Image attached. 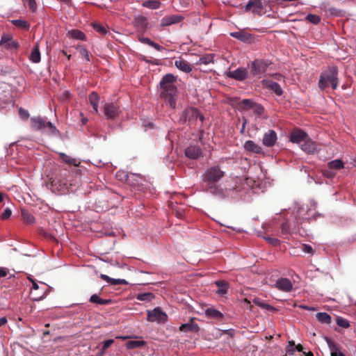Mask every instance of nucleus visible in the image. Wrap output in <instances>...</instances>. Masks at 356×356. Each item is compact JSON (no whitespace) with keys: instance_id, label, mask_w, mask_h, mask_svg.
I'll list each match as a JSON object with an SVG mask.
<instances>
[{"instance_id":"f257e3e1","label":"nucleus","mask_w":356,"mask_h":356,"mask_svg":"<svg viewBox=\"0 0 356 356\" xmlns=\"http://www.w3.org/2000/svg\"><path fill=\"white\" fill-rule=\"evenodd\" d=\"M176 81V76L172 74H167L162 77L160 81V86L162 90L161 97L168 102L172 108L176 106L175 97L177 94V88L175 86Z\"/></svg>"},{"instance_id":"f03ea898","label":"nucleus","mask_w":356,"mask_h":356,"mask_svg":"<svg viewBox=\"0 0 356 356\" xmlns=\"http://www.w3.org/2000/svg\"><path fill=\"white\" fill-rule=\"evenodd\" d=\"M318 87L321 90H325L330 86L336 90L339 85L338 68L337 66H329L327 70L322 72L318 80Z\"/></svg>"},{"instance_id":"7ed1b4c3","label":"nucleus","mask_w":356,"mask_h":356,"mask_svg":"<svg viewBox=\"0 0 356 356\" xmlns=\"http://www.w3.org/2000/svg\"><path fill=\"white\" fill-rule=\"evenodd\" d=\"M271 62L268 60L255 59L250 65V73L252 76L260 78L261 75L266 72Z\"/></svg>"},{"instance_id":"20e7f679","label":"nucleus","mask_w":356,"mask_h":356,"mask_svg":"<svg viewBox=\"0 0 356 356\" xmlns=\"http://www.w3.org/2000/svg\"><path fill=\"white\" fill-rule=\"evenodd\" d=\"M30 127L33 130L35 131H40L43 129L47 127L49 129L51 132L54 134L58 131L56 128L52 124L51 122H46L44 119L38 116V117H33L30 120Z\"/></svg>"},{"instance_id":"39448f33","label":"nucleus","mask_w":356,"mask_h":356,"mask_svg":"<svg viewBox=\"0 0 356 356\" xmlns=\"http://www.w3.org/2000/svg\"><path fill=\"white\" fill-rule=\"evenodd\" d=\"M225 172L219 166H213L207 168L203 175V181L204 182H218L224 176Z\"/></svg>"},{"instance_id":"423d86ee","label":"nucleus","mask_w":356,"mask_h":356,"mask_svg":"<svg viewBox=\"0 0 356 356\" xmlns=\"http://www.w3.org/2000/svg\"><path fill=\"white\" fill-rule=\"evenodd\" d=\"M197 119H200L201 122H203L204 118L199 110L194 107H188L184 109L181 117V120L184 122L188 121L189 122H193Z\"/></svg>"},{"instance_id":"0eeeda50","label":"nucleus","mask_w":356,"mask_h":356,"mask_svg":"<svg viewBox=\"0 0 356 356\" xmlns=\"http://www.w3.org/2000/svg\"><path fill=\"white\" fill-rule=\"evenodd\" d=\"M266 0H249L245 7L246 11L251 10L253 13L260 14L268 5Z\"/></svg>"},{"instance_id":"6e6552de","label":"nucleus","mask_w":356,"mask_h":356,"mask_svg":"<svg viewBox=\"0 0 356 356\" xmlns=\"http://www.w3.org/2000/svg\"><path fill=\"white\" fill-rule=\"evenodd\" d=\"M104 113L107 119L113 120L119 115L120 107L115 103H106Z\"/></svg>"},{"instance_id":"1a4fd4ad","label":"nucleus","mask_w":356,"mask_h":356,"mask_svg":"<svg viewBox=\"0 0 356 356\" xmlns=\"http://www.w3.org/2000/svg\"><path fill=\"white\" fill-rule=\"evenodd\" d=\"M166 319L167 315L163 312L159 307H156L153 310L147 311V320L148 321H165Z\"/></svg>"},{"instance_id":"9d476101","label":"nucleus","mask_w":356,"mask_h":356,"mask_svg":"<svg viewBox=\"0 0 356 356\" xmlns=\"http://www.w3.org/2000/svg\"><path fill=\"white\" fill-rule=\"evenodd\" d=\"M308 136V134L305 131L300 129H296L290 134V140L301 145L305 140H307Z\"/></svg>"},{"instance_id":"9b49d317","label":"nucleus","mask_w":356,"mask_h":356,"mask_svg":"<svg viewBox=\"0 0 356 356\" xmlns=\"http://www.w3.org/2000/svg\"><path fill=\"white\" fill-rule=\"evenodd\" d=\"M227 76L237 81H244L248 76V70L247 68L239 67L234 71L227 73Z\"/></svg>"},{"instance_id":"f8f14e48","label":"nucleus","mask_w":356,"mask_h":356,"mask_svg":"<svg viewBox=\"0 0 356 356\" xmlns=\"http://www.w3.org/2000/svg\"><path fill=\"white\" fill-rule=\"evenodd\" d=\"M184 19V17L178 15H166L161 20V26H168L178 24Z\"/></svg>"},{"instance_id":"ddd939ff","label":"nucleus","mask_w":356,"mask_h":356,"mask_svg":"<svg viewBox=\"0 0 356 356\" xmlns=\"http://www.w3.org/2000/svg\"><path fill=\"white\" fill-rule=\"evenodd\" d=\"M275 287L284 292H290L293 289V284L287 278H280L275 284Z\"/></svg>"},{"instance_id":"4468645a","label":"nucleus","mask_w":356,"mask_h":356,"mask_svg":"<svg viewBox=\"0 0 356 356\" xmlns=\"http://www.w3.org/2000/svg\"><path fill=\"white\" fill-rule=\"evenodd\" d=\"M185 155L189 159H197L202 156V151L197 145H191L186 149Z\"/></svg>"},{"instance_id":"2eb2a0df","label":"nucleus","mask_w":356,"mask_h":356,"mask_svg":"<svg viewBox=\"0 0 356 356\" xmlns=\"http://www.w3.org/2000/svg\"><path fill=\"white\" fill-rule=\"evenodd\" d=\"M277 139L276 132L274 130H268L264 134L263 144L266 147H273L275 144Z\"/></svg>"},{"instance_id":"dca6fc26","label":"nucleus","mask_w":356,"mask_h":356,"mask_svg":"<svg viewBox=\"0 0 356 356\" xmlns=\"http://www.w3.org/2000/svg\"><path fill=\"white\" fill-rule=\"evenodd\" d=\"M301 149L308 154H314L318 152V145L312 141L308 136L307 140H305L300 145Z\"/></svg>"},{"instance_id":"f3484780","label":"nucleus","mask_w":356,"mask_h":356,"mask_svg":"<svg viewBox=\"0 0 356 356\" xmlns=\"http://www.w3.org/2000/svg\"><path fill=\"white\" fill-rule=\"evenodd\" d=\"M134 25L140 31L145 32L148 27V20L147 17L140 15L134 18Z\"/></svg>"},{"instance_id":"a211bd4d","label":"nucleus","mask_w":356,"mask_h":356,"mask_svg":"<svg viewBox=\"0 0 356 356\" xmlns=\"http://www.w3.org/2000/svg\"><path fill=\"white\" fill-rule=\"evenodd\" d=\"M0 45H3L7 49H17L19 47L18 42L12 40L8 35H3L1 37Z\"/></svg>"},{"instance_id":"6ab92c4d","label":"nucleus","mask_w":356,"mask_h":356,"mask_svg":"<svg viewBox=\"0 0 356 356\" xmlns=\"http://www.w3.org/2000/svg\"><path fill=\"white\" fill-rule=\"evenodd\" d=\"M175 65L179 70H181L185 73H189L193 70L192 66L186 60H185L181 58H179V59H177L175 61Z\"/></svg>"},{"instance_id":"aec40b11","label":"nucleus","mask_w":356,"mask_h":356,"mask_svg":"<svg viewBox=\"0 0 356 356\" xmlns=\"http://www.w3.org/2000/svg\"><path fill=\"white\" fill-rule=\"evenodd\" d=\"M264 83L267 88L273 91L277 95L280 96L282 95L283 90L277 83L271 80L264 81Z\"/></svg>"},{"instance_id":"412c9836","label":"nucleus","mask_w":356,"mask_h":356,"mask_svg":"<svg viewBox=\"0 0 356 356\" xmlns=\"http://www.w3.org/2000/svg\"><path fill=\"white\" fill-rule=\"evenodd\" d=\"M179 330L181 332H197L199 331V326L192 319L188 323L182 324L179 327Z\"/></svg>"},{"instance_id":"4be33fe9","label":"nucleus","mask_w":356,"mask_h":356,"mask_svg":"<svg viewBox=\"0 0 356 356\" xmlns=\"http://www.w3.org/2000/svg\"><path fill=\"white\" fill-rule=\"evenodd\" d=\"M89 102L92 106L93 111L95 113H99L98 105L100 99L99 95L95 92H91L88 96Z\"/></svg>"},{"instance_id":"5701e85b","label":"nucleus","mask_w":356,"mask_h":356,"mask_svg":"<svg viewBox=\"0 0 356 356\" xmlns=\"http://www.w3.org/2000/svg\"><path fill=\"white\" fill-rule=\"evenodd\" d=\"M244 148L247 151L256 154L262 152V148L252 140H247L244 144Z\"/></svg>"},{"instance_id":"b1692460","label":"nucleus","mask_w":356,"mask_h":356,"mask_svg":"<svg viewBox=\"0 0 356 356\" xmlns=\"http://www.w3.org/2000/svg\"><path fill=\"white\" fill-rule=\"evenodd\" d=\"M205 314L209 318H213L219 321L223 319V314L220 311L214 308H207L205 310Z\"/></svg>"},{"instance_id":"393cba45","label":"nucleus","mask_w":356,"mask_h":356,"mask_svg":"<svg viewBox=\"0 0 356 356\" xmlns=\"http://www.w3.org/2000/svg\"><path fill=\"white\" fill-rule=\"evenodd\" d=\"M100 278L106 282L109 283L111 285H117V284H128V282L124 279H113L108 277L106 275L101 274Z\"/></svg>"},{"instance_id":"a878e982","label":"nucleus","mask_w":356,"mask_h":356,"mask_svg":"<svg viewBox=\"0 0 356 356\" xmlns=\"http://www.w3.org/2000/svg\"><path fill=\"white\" fill-rule=\"evenodd\" d=\"M230 35L242 42H248L252 39V35L243 31L232 32Z\"/></svg>"},{"instance_id":"bb28decb","label":"nucleus","mask_w":356,"mask_h":356,"mask_svg":"<svg viewBox=\"0 0 356 356\" xmlns=\"http://www.w3.org/2000/svg\"><path fill=\"white\" fill-rule=\"evenodd\" d=\"M90 302L100 305H107L111 304L112 300L111 299H102L98 295L93 294L90 298Z\"/></svg>"},{"instance_id":"cd10ccee","label":"nucleus","mask_w":356,"mask_h":356,"mask_svg":"<svg viewBox=\"0 0 356 356\" xmlns=\"http://www.w3.org/2000/svg\"><path fill=\"white\" fill-rule=\"evenodd\" d=\"M218 287L216 293L220 295H224L227 293L228 283L225 280H218L215 282Z\"/></svg>"},{"instance_id":"c85d7f7f","label":"nucleus","mask_w":356,"mask_h":356,"mask_svg":"<svg viewBox=\"0 0 356 356\" xmlns=\"http://www.w3.org/2000/svg\"><path fill=\"white\" fill-rule=\"evenodd\" d=\"M30 60L35 63H38L40 61V52L39 50V44L38 43L35 44L31 51Z\"/></svg>"},{"instance_id":"c756f323","label":"nucleus","mask_w":356,"mask_h":356,"mask_svg":"<svg viewBox=\"0 0 356 356\" xmlns=\"http://www.w3.org/2000/svg\"><path fill=\"white\" fill-rule=\"evenodd\" d=\"M67 35L74 39L80 40H85L86 38L83 32L77 29H72L69 31L67 33Z\"/></svg>"},{"instance_id":"7c9ffc66","label":"nucleus","mask_w":356,"mask_h":356,"mask_svg":"<svg viewBox=\"0 0 356 356\" xmlns=\"http://www.w3.org/2000/svg\"><path fill=\"white\" fill-rule=\"evenodd\" d=\"M214 55L213 54H207L200 57L198 61L196 62L197 65H208L213 63Z\"/></svg>"},{"instance_id":"2f4dec72","label":"nucleus","mask_w":356,"mask_h":356,"mask_svg":"<svg viewBox=\"0 0 356 356\" xmlns=\"http://www.w3.org/2000/svg\"><path fill=\"white\" fill-rule=\"evenodd\" d=\"M60 158L66 163L69 165H72L74 166H78L80 162L74 158L70 157V156L65 154V153L59 154Z\"/></svg>"},{"instance_id":"473e14b6","label":"nucleus","mask_w":356,"mask_h":356,"mask_svg":"<svg viewBox=\"0 0 356 356\" xmlns=\"http://www.w3.org/2000/svg\"><path fill=\"white\" fill-rule=\"evenodd\" d=\"M161 3L157 0H146L142 6L149 9H158L161 7Z\"/></svg>"},{"instance_id":"72a5a7b5","label":"nucleus","mask_w":356,"mask_h":356,"mask_svg":"<svg viewBox=\"0 0 356 356\" xmlns=\"http://www.w3.org/2000/svg\"><path fill=\"white\" fill-rule=\"evenodd\" d=\"M316 317L320 323L325 324L331 323V316L326 312H318L316 314Z\"/></svg>"},{"instance_id":"f704fd0d","label":"nucleus","mask_w":356,"mask_h":356,"mask_svg":"<svg viewBox=\"0 0 356 356\" xmlns=\"http://www.w3.org/2000/svg\"><path fill=\"white\" fill-rule=\"evenodd\" d=\"M145 341H140V340H131L129 341L127 344L126 347L127 349H135L137 348L143 347L145 345Z\"/></svg>"},{"instance_id":"c9c22d12","label":"nucleus","mask_w":356,"mask_h":356,"mask_svg":"<svg viewBox=\"0 0 356 356\" xmlns=\"http://www.w3.org/2000/svg\"><path fill=\"white\" fill-rule=\"evenodd\" d=\"M12 24L15 26L26 31L29 30L30 28L29 24L26 21L22 19H14L12 21Z\"/></svg>"},{"instance_id":"e433bc0d","label":"nucleus","mask_w":356,"mask_h":356,"mask_svg":"<svg viewBox=\"0 0 356 356\" xmlns=\"http://www.w3.org/2000/svg\"><path fill=\"white\" fill-rule=\"evenodd\" d=\"M254 103V102L250 99H244L238 103V106L242 110H249L252 109Z\"/></svg>"},{"instance_id":"4c0bfd02","label":"nucleus","mask_w":356,"mask_h":356,"mask_svg":"<svg viewBox=\"0 0 356 356\" xmlns=\"http://www.w3.org/2000/svg\"><path fill=\"white\" fill-rule=\"evenodd\" d=\"M327 165L330 169L335 170L342 169L344 167L343 163L340 159L331 161L327 163Z\"/></svg>"},{"instance_id":"58836bf2","label":"nucleus","mask_w":356,"mask_h":356,"mask_svg":"<svg viewBox=\"0 0 356 356\" xmlns=\"http://www.w3.org/2000/svg\"><path fill=\"white\" fill-rule=\"evenodd\" d=\"M253 302L257 306L266 309L267 310H275V308L270 305L264 302L260 298H255L253 300Z\"/></svg>"},{"instance_id":"ea45409f","label":"nucleus","mask_w":356,"mask_h":356,"mask_svg":"<svg viewBox=\"0 0 356 356\" xmlns=\"http://www.w3.org/2000/svg\"><path fill=\"white\" fill-rule=\"evenodd\" d=\"M207 190L213 194H217L219 192V187L216 182H206Z\"/></svg>"},{"instance_id":"a19ab883","label":"nucleus","mask_w":356,"mask_h":356,"mask_svg":"<svg viewBox=\"0 0 356 356\" xmlns=\"http://www.w3.org/2000/svg\"><path fill=\"white\" fill-rule=\"evenodd\" d=\"M154 298L152 293H144L138 295L137 299L140 301H151Z\"/></svg>"},{"instance_id":"79ce46f5","label":"nucleus","mask_w":356,"mask_h":356,"mask_svg":"<svg viewBox=\"0 0 356 356\" xmlns=\"http://www.w3.org/2000/svg\"><path fill=\"white\" fill-rule=\"evenodd\" d=\"M10 100V91L8 90H2L0 92V101H1L4 104H7Z\"/></svg>"},{"instance_id":"37998d69","label":"nucleus","mask_w":356,"mask_h":356,"mask_svg":"<svg viewBox=\"0 0 356 356\" xmlns=\"http://www.w3.org/2000/svg\"><path fill=\"white\" fill-rule=\"evenodd\" d=\"M22 216L24 222L28 224L33 223L34 221V217L25 210L22 211Z\"/></svg>"},{"instance_id":"c03bdc74","label":"nucleus","mask_w":356,"mask_h":356,"mask_svg":"<svg viewBox=\"0 0 356 356\" xmlns=\"http://www.w3.org/2000/svg\"><path fill=\"white\" fill-rule=\"evenodd\" d=\"M76 49L79 50V54L83 57L85 58V59L87 60V61H90V56H89V53H88V51L85 48L83 47V46H81V45H78L76 47Z\"/></svg>"},{"instance_id":"a18cd8bd","label":"nucleus","mask_w":356,"mask_h":356,"mask_svg":"<svg viewBox=\"0 0 356 356\" xmlns=\"http://www.w3.org/2000/svg\"><path fill=\"white\" fill-rule=\"evenodd\" d=\"M252 109L253 110L254 113L257 115H261L264 112V107L261 104H257L256 102L254 103Z\"/></svg>"},{"instance_id":"49530a36","label":"nucleus","mask_w":356,"mask_h":356,"mask_svg":"<svg viewBox=\"0 0 356 356\" xmlns=\"http://www.w3.org/2000/svg\"><path fill=\"white\" fill-rule=\"evenodd\" d=\"M307 20H308L309 22L314 24H318L320 21L321 18L318 15H313V14H309L306 17Z\"/></svg>"},{"instance_id":"de8ad7c7","label":"nucleus","mask_w":356,"mask_h":356,"mask_svg":"<svg viewBox=\"0 0 356 356\" xmlns=\"http://www.w3.org/2000/svg\"><path fill=\"white\" fill-rule=\"evenodd\" d=\"M337 324L343 328H348L350 326L349 322L341 317L337 318Z\"/></svg>"},{"instance_id":"09e8293b","label":"nucleus","mask_w":356,"mask_h":356,"mask_svg":"<svg viewBox=\"0 0 356 356\" xmlns=\"http://www.w3.org/2000/svg\"><path fill=\"white\" fill-rule=\"evenodd\" d=\"M325 339H326L328 347H329V348H330L331 352L338 351L339 350L338 346L334 341H332L329 338H326Z\"/></svg>"},{"instance_id":"8fccbe9b","label":"nucleus","mask_w":356,"mask_h":356,"mask_svg":"<svg viewBox=\"0 0 356 356\" xmlns=\"http://www.w3.org/2000/svg\"><path fill=\"white\" fill-rule=\"evenodd\" d=\"M264 238L270 244H271L273 246H277L280 245V241L278 240L277 238H273V237H270V236H266V237H264Z\"/></svg>"},{"instance_id":"3c124183","label":"nucleus","mask_w":356,"mask_h":356,"mask_svg":"<svg viewBox=\"0 0 356 356\" xmlns=\"http://www.w3.org/2000/svg\"><path fill=\"white\" fill-rule=\"evenodd\" d=\"M19 116L22 120H27L29 117V113L27 110L22 108L19 109Z\"/></svg>"},{"instance_id":"603ef678","label":"nucleus","mask_w":356,"mask_h":356,"mask_svg":"<svg viewBox=\"0 0 356 356\" xmlns=\"http://www.w3.org/2000/svg\"><path fill=\"white\" fill-rule=\"evenodd\" d=\"M24 3L28 4L32 11H35L37 8L35 0H22Z\"/></svg>"},{"instance_id":"864d4df0","label":"nucleus","mask_w":356,"mask_h":356,"mask_svg":"<svg viewBox=\"0 0 356 356\" xmlns=\"http://www.w3.org/2000/svg\"><path fill=\"white\" fill-rule=\"evenodd\" d=\"M280 228L282 233L284 234H289L290 232V226L288 222H284L282 223Z\"/></svg>"},{"instance_id":"5fc2aeb1","label":"nucleus","mask_w":356,"mask_h":356,"mask_svg":"<svg viewBox=\"0 0 356 356\" xmlns=\"http://www.w3.org/2000/svg\"><path fill=\"white\" fill-rule=\"evenodd\" d=\"M12 214V211L10 209L6 208L4 211L1 215V218L2 220H6L8 219Z\"/></svg>"},{"instance_id":"6e6d98bb","label":"nucleus","mask_w":356,"mask_h":356,"mask_svg":"<svg viewBox=\"0 0 356 356\" xmlns=\"http://www.w3.org/2000/svg\"><path fill=\"white\" fill-rule=\"evenodd\" d=\"M114 343L113 339H108L104 341L102 346V350L105 351L107 348H108L113 343Z\"/></svg>"},{"instance_id":"4d7b16f0","label":"nucleus","mask_w":356,"mask_h":356,"mask_svg":"<svg viewBox=\"0 0 356 356\" xmlns=\"http://www.w3.org/2000/svg\"><path fill=\"white\" fill-rule=\"evenodd\" d=\"M94 29L99 33H102V34H106V29L100 25V24H95L94 25Z\"/></svg>"},{"instance_id":"13d9d810","label":"nucleus","mask_w":356,"mask_h":356,"mask_svg":"<svg viewBox=\"0 0 356 356\" xmlns=\"http://www.w3.org/2000/svg\"><path fill=\"white\" fill-rule=\"evenodd\" d=\"M302 249L303 252H305V253H309V254L313 253V248L309 245L303 244Z\"/></svg>"},{"instance_id":"bf43d9fd","label":"nucleus","mask_w":356,"mask_h":356,"mask_svg":"<svg viewBox=\"0 0 356 356\" xmlns=\"http://www.w3.org/2000/svg\"><path fill=\"white\" fill-rule=\"evenodd\" d=\"M139 41L142 43H144V44H147L149 46L152 45V43L153 41H152L149 38H144V37H140L139 38Z\"/></svg>"},{"instance_id":"052dcab7","label":"nucleus","mask_w":356,"mask_h":356,"mask_svg":"<svg viewBox=\"0 0 356 356\" xmlns=\"http://www.w3.org/2000/svg\"><path fill=\"white\" fill-rule=\"evenodd\" d=\"M331 170L332 169L325 170L323 172L324 175L329 178L334 177L335 176V173L333 172Z\"/></svg>"},{"instance_id":"680f3d73","label":"nucleus","mask_w":356,"mask_h":356,"mask_svg":"<svg viewBox=\"0 0 356 356\" xmlns=\"http://www.w3.org/2000/svg\"><path fill=\"white\" fill-rule=\"evenodd\" d=\"M295 346V343L293 341H289V346H291V348H288L287 349V352L289 353V354H293L294 353V349L293 348V346Z\"/></svg>"},{"instance_id":"e2e57ef3","label":"nucleus","mask_w":356,"mask_h":356,"mask_svg":"<svg viewBox=\"0 0 356 356\" xmlns=\"http://www.w3.org/2000/svg\"><path fill=\"white\" fill-rule=\"evenodd\" d=\"M8 273V270L5 268L0 267V278L6 277Z\"/></svg>"},{"instance_id":"0e129e2a","label":"nucleus","mask_w":356,"mask_h":356,"mask_svg":"<svg viewBox=\"0 0 356 356\" xmlns=\"http://www.w3.org/2000/svg\"><path fill=\"white\" fill-rule=\"evenodd\" d=\"M151 47H154L157 51H161L163 48V47L160 46L159 44L152 42Z\"/></svg>"},{"instance_id":"69168bd1","label":"nucleus","mask_w":356,"mask_h":356,"mask_svg":"<svg viewBox=\"0 0 356 356\" xmlns=\"http://www.w3.org/2000/svg\"><path fill=\"white\" fill-rule=\"evenodd\" d=\"M8 322L6 317L3 316L0 318V327L6 324Z\"/></svg>"},{"instance_id":"338daca9","label":"nucleus","mask_w":356,"mask_h":356,"mask_svg":"<svg viewBox=\"0 0 356 356\" xmlns=\"http://www.w3.org/2000/svg\"><path fill=\"white\" fill-rule=\"evenodd\" d=\"M296 349L297 350V351L298 352H302L303 351V346L301 345V344H298L296 346Z\"/></svg>"},{"instance_id":"774afa93","label":"nucleus","mask_w":356,"mask_h":356,"mask_svg":"<svg viewBox=\"0 0 356 356\" xmlns=\"http://www.w3.org/2000/svg\"><path fill=\"white\" fill-rule=\"evenodd\" d=\"M305 356H314V353L311 351H309L308 353H303Z\"/></svg>"}]
</instances>
